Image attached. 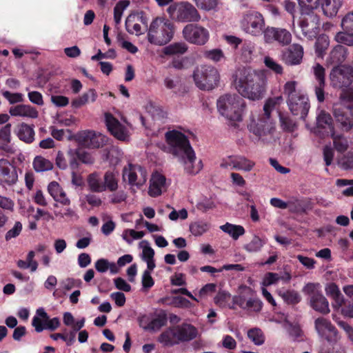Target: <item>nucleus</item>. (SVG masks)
I'll use <instances>...</instances> for the list:
<instances>
[{
  "label": "nucleus",
  "instance_id": "43",
  "mask_svg": "<svg viewBox=\"0 0 353 353\" xmlns=\"http://www.w3.org/2000/svg\"><path fill=\"white\" fill-rule=\"evenodd\" d=\"M266 242L267 239L265 238H261L255 235L249 243L244 245L243 248L250 253L258 252L261 250Z\"/></svg>",
  "mask_w": 353,
  "mask_h": 353
},
{
  "label": "nucleus",
  "instance_id": "13",
  "mask_svg": "<svg viewBox=\"0 0 353 353\" xmlns=\"http://www.w3.org/2000/svg\"><path fill=\"white\" fill-rule=\"evenodd\" d=\"M123 179L127 181L131 188H140L146 182L148 174L146 170L139 165L129 163L123 170Z\"/></svg>",
  "mask_w": 353,
  "mask_h": 353
},
{
  "label": "nucleus",
  "instance_id": "61",
  "mask_svg": "<svg viewBox=\"0 0 353 353\" xmlns=\"http://www.w3.org/2000/svg\"><path fill=\"white\" fill-rule=\"evenodd\" d=\"M248 338L257 345L264 343V336L262 331L259 328H252L248 332Z\"/></svg>",
  "mask_w": 353,
  "mask_h": 353
},
{
  "label": "nucleus",
  "instance_id": "14",
  "mask_svg": "<svg viewBox=\"0 0 353 353\" xmlns=\"http://www.w3.org/2000/svg\"><path fill=\"white\" fill-rule=\"evenodd\" d=\"M299 25L303 34L313 39L319 34V17L314 11L301 12Z\"/></svg>",
  "mask_w": 353,
  "mask_h": 353
},
{
  "label": "nucleus",
  "instance_id": "5",
  "mask_svg": "<svg viewBox=\"0 0 353 353\" xmlns=\"http://www.w3.org/2000/svg\"><path fill=\"white\" fill-rule=\"evenodd\" d=\"M219 112L230 121H240L245 108V101L236 94L221 96L216 102Z\"/></svg>",
  "mask_w": 353,
  "mask_h": 353
},
{
  "label": "nucleus",
  "instance_id": "12",
  "mask_svg": "<svg viewBox=\"0 0 353 353\" xmlns=\"http://www.w3.org/2000/svg\"><path fill=\"white\" fill-rule=\"evenodd\" d=\"M183 38L189 43L203 46L209 40L210 32L205 28L194 23L186 25L182 31Z\"/></svg>",
  "mask_w": 353,
  "mask_h": 353
},
{
  "label": "nucleus",
  "instance_id": "58",
  "mask_svg": "<svg viewBox=\"0 0 353 353\" xmlns=\"http://www.w3.org/2000/svg\"><path fill=\"white\" fill-rule=\"evenodd\" d=\"M196 6L205 11L216 10L219 0H193Z\"/></svg>",
  "mask_w": 353,
  "mask_h": 353
},
{
  "label": "nucleus",
  "instance_id": "48",
  "mask_svg": "<svg viewBox=\"0 0 353 353\" xmlns=\"http://www.w3.org/2000/svg\"><path fill=\"white\" fill-rule=\"evenodd\" d=\"M247 291L248 293L251 294V295L249 296L248 301H246L244 310L250 312H260L262 308L263 303L259 299L252 295V290L250 288H248Z\"/></svg>",
  "mask_w": 353,
  "mask_h": 353
},
{
  "label": "nucleus",
  "instance_id": "19",
  "mask_svg": "<svg viewBox=\"0 0 353 353\" xmlns=\"http://www.w3.org/2000/svg\"><path fill=\"white\" fill-rule=\"evenodd\" d=\"M105 121L108 131L120 141H128L130 137L128 128L110 113H105Z\"/></svg>",
  "mask_w": 353,
  "mask_h": 353
},
{
  "label": "nucleus",
  "instance_id": "3",
  "mask_svg": "<svg viewBox=\"0 0 353 353\" xmlns=\"http://www.w3.org/2000/svg\"><path fill=\"white\" fill-rule=\"evenodd\" d=\"M233 85L242 97L256 101L263 95L265 79L262 74L250 68H239L233 75Z\"/></svg>",
  "mask_w": 353,
  "mask_h": 353
},
{
  "label": "nucleus",
  "instance_id": "22",
  "mask_svg": "<svg viewBox=\"0 0 353 353\" xmlns=\"http://www.w3.org/2000/svg\"><path fill=\"white\" fill-rule=\"evenodd\" d=\"M303 57V48L302 46L294 43L282 52L281 59L288 65H299Z\"/></svg>",
  "mask_w": 353,
  "mask_h": 353
},
{
  "label": "nucleus",
  "instance_id": "53",
  "mask_svg": "<svg viewBox=\"0 0 353 353\" xmlns=\"http://www.w3.org/2000/svg\"><path fill=\"white\" fill-rule=\"evenodd\" d=\"M330 44L329 38L325 34L319 36L315 43V51L319 57H322Z\"/></svg>",
  "mask_w": 353,
  "mask_h": 353
},
{
  "label": "nucleus",
  "instance_id": "49",
  "mask_svg": "<svg viewBox=\"0 0 353 353\" xmlns=\"http://www.w3.org/2000/svg\"><path fill=\"white\" fill-rule=\"evenodd\" d=\"M33 168L36 172H41L52 170L53 165L48 159L41 156H37L33 161Z\"/></svg>",
  "mask_w": 353,
  "mask_h": 353
},
{
  "label": "nucleus",
  "instance_id": "37",
  "mask_svg": "<svg viewBox=\"0 0 353 353\" xmlns=\"http://www.w3.org/2000/svg\"><path fill=\"white\" fill-rule=\"evenodd\" d=\"M97 94L94 89H90L81 96L72 100L71 105L74 108H79L88 103H93L97 100Z\"/></svg>",
  "mask_w": 353,
  "mask_h": 353
},
{
  "label": "nucleus",
  "instance_id": "39",
  "mask_svg": "<svg viewBox=\"0 0 353 353\" xmlns=\"http://www.w3.org/2000/svg\"><path fill=\"white\" fill-rule=\"evenodd\" d=\"M158 341L164 346H172L178 343L175 327L169 328L163 332L159 336Z\"/></svg>",
  "mask_w": 353,
  "mask_h": 353
},
{
  "label": "nucleus",
  "instance_id": "50",
  "mask_svg": "<svg viewBox=\"0 0 353 353\" xmlns=\"http://www.w3.org/2000/svg\"><path fill=\"white\" fill-rule=\"evenodd\" d=\"M298 83L296 81H287L283 87V93L287 97V99H291L300 94H303L297 89Z\"/></svg>",
  "mask_w": 353,
  "mask_h": 353
},
{
  "label": "nucleus",
  "instance_id": "2",
  "mask_svg": "<svg viewBox=\"0 0 353 353\" xmlns=\"http://www.w3.org/2000/svg\"><path fill=\"white\" fill-rule=\"evenodd\" d=\"M233 85L242 97L256 101L263 95L265 79L262 74L250 68H239L233 75Z\"/></svg>",
  "mask_w": 353,
  "mask_h": 353
},
{
  "label": "nucleus",
  "instance_id": "55",
  "mask_svg": "<svg viewBox=\"0 0 353 353\" xmlns=\"http://www.w3.org/2000/svg\"><path fill=\"white\" fill-rule=\"evenodd\" d=\"M283 99L281 96L270 98L267 100L264 106L263 111L265 115L271 117V112L277 108L282 102Z\"/></svg>",
  "mask_w": 353,
  "mask_h": 353
},
{
  "label": "nucleus",
  "instance_id": "23",
  "mask_svg": "<svg viewBox=\"0 0 353 353\" xmlns=\"http://www.w3.org/2000/svg\"><path fill=\"white\" fill-rule=\"evenodd\" d=\"M290 272L284 271L280 272H268L266 273L261 283V287H268L272 285H276L279 282L288 283L291 280Z\"/></svg>",
  "mask_w": 353,
  "mask_h": 353
},
{
  "label": "nucleus",
  "instance_id": "24",
  "mask_svg": "<svg viewBox=\"0 0 353 353\" xmlns=\"http://www.w3.org/2000/svg\"><path fill=\"white\" fill-rule=\"evenodd\" d=\"M326 294L332 299V305L335 310H339L345 301V297L342 294L339 286L333 282L326 284L325 287Z\"/></svg>",
  "mask_w": 353,
  "mask_h": 353
},
{
  "label": "nucleus",
  "instance_id": "33",
  "mask_svg": "<svg viewBox=\"0 0 353 353\" xmlns=\"http://www.w3.org/2000/svg\"><path fill=\"white\" fill-rule=\"evenodd\" d=\"M68 154L70 156V165L73 170L77 169L79 165L76 157H78L79 161L85 164H91L94 162L91 155L85 152H79L76 150L70 149Z\"/></svg>",
  "mask_w": 353,
  "mask_h": 353
},
{
  "label": "nucleus",
  "instance_id": "7",
  "mask_svg": "<svg viewBox=\"0 0 353 353\" xmlns=\"http://www.w3.org/2000/svg\"><path fill=\"white\" fill-rule=\"evenodd\" d=\"M192 77L196 86L205 91L217 88L221 79L219 70L210 65H202L195 68Z\"/></svg>",
  "mask_w": 353,
  "mask_h": 353
},
{
  "label": "nucleus",
  "instance_id": "42",
  "mask_svg": "<svg viewBox=\"0 0 353 353\" xmlns=\"http://www.w3.org/2000/svg\"><path fill=\"white\" fill-rule=\"evenodd\" d=\"M210 228V224L208 221L199 220L190 224V231L192 235L199 236L207 232Z\"/></svg>",
  "mask_w": 353,
  "mask_h": 353
},
{
  "label": "nucleus",
  "instance_id": "20",
  "mask_svg": "<svg viewBox=\"0 0 353 353\" xmlns=\"http://www.w3.org/2000/svg\"><path fill=\"white\" fill-rule=\"evenodd\" d=\"M263 40L266 43L277 41L282 46H286L291 42L292 34L286 29L268 26L265 32Z\"/></svg>",
  "mask_w": 353,
  "mask_h": 353
},
{
  "label": "nucleus",
  "instance_id": "27",
  "mask_svg": "<svg viewBox=\"0 0 353 353\" xmlns=\"http://www.w3.org/2000/svg\"><path fill=\"white\" fill-rule=\"evenodd\" d=\"M9 112L14 117H22L31 119H36L39 116V112L35 108L25 104L11 107L9 110Z\"/></svg>",
  "mask_w": 353,
  "mask_h": 353
},
{
  "label": "nucleus",
  "instance_id": "16",
  "mask_svg": "<svg viewBox=\"0 0 353 353\" xmlns=\"http://www.w3.org/2000/svg\"><path fill=\"white\" fill-rule=\"evenodd\" d=\"M18 181L16 166L6 159H0V185L3 188L13 186Z\"/></svg>",
  "mask_w": 353,
  "mask_h": 353
},
{
  "label": "nucleus",
  "instance_id": "17",
  "mask_svg": "<svg viewBox=\"0 0 353 353\" xmlns=\"http://www.w3.org/2000/svg\"><path fill=\"white\" fill-rule=\"evenodd\" d=\"M287 103L292 114L305 119L309 112L310 104L309 99L304 93L291 99H287Z\"/></svg>",
  "mask_w": 353,
  "mask_h": 353
},
{
  "label": "nucleus",
  "instance_id": "28",
  "mask_svg": "<svg viewBox=\"0 0 353 353\" xmlns=\"http://www.w3.org/2000/svg\"><path fill=\"white\" fill-rule=\"evenodd\" d=\"M174 327L179 342L192 340L198 334L196 328L190 324H183Z\"/></svg>",
  "mask_w": 353,
  "mask_h": 353
},
{
  "label": "nucleus",
  "instance_id": "31",
  "mask_svg": "<svg viewBox=\"0 0 353 353\" xmlns=\"http://www.w3.org/2000/svg\"><path fill=\"white\" fill-rule=\"evenodd\" d=\"M14 133L18 138L25 143H32L34 139V131L33 125L21 123L15 128Z\"/></svg>",
  "mask_w": 353,
  "mask_h": 353
},
{
  "label": "nucleus",
  "instance_id": "63",
  "mask_svg": "<svg viewBox=\"0 0 353 353\" xmlns=\"http://www.w3.org/2000/svg\"><path fill=\"white\" fill-rule=\"evenodd\" d=\"M264 64L268 69L271 70L276 74H281L283 73L282 65L269 56L264 57Z\"/></svg>",
  "mask_w": 353,
  "mask_h": 353
},
{
  "label": "nucleus",
  "instance_id": "6",
  "mask_svg": "<svg viewBox=\"0 0 353 353\" xmlns=\"http://www.w3.org/2000/svg\"><path fill=\"white\" fill-rule=\"evenodd\" d=\"M173 35V24L165 18L157 17L150 25L148 39L150 43L163 46L168 43Z\"/></svg>",
  "mask_w": 353,
  "mask_h": 353
},
{
  "label": "nucleus",
  "instance_id": "25",
  "mask_svg": "<svg viewBox=\"0 0 353 353\" xmlns=\"http://www.w3.org/2000/svg\"><path fill=\"white\" fill-rule=\"evenodd\" d=\"M314 74L317 81L315 86V94L319 102H323L324 97L325 88V69L319 63H316L313 66Z\"/></svg>",
  "mask_w": 353,
  "mask_h": 353
},
{
  "label": "nucleus",
  "instance_id": "41",
  "mask_svg": "<svg viewBox=\"0 0 353 353\" xmlns=\"http://www.w3.org/2000/svg\"><path fill=\"white\" fill-rule=\"evenodd\" d=\"M118 176L117 172L112 171H108L103 176V185L105 186V191L108 190L111 192H114L118 188Z\"/></svg>",
  "mask_w": 353,
  "mask_h": 353
},
{
  "label": "nucleus",
  "instance_id": "32",
  "mask_svg": "<svg viewBox=\"0 0 353 353\" xmlns=\"http://www.w3.org/2000/svg\"><path fill=\"white\" fill-rule=\"evenodd\" d=\"M323 14L327 17H335L343 4V0H319Z\"/></svg>",
  "mask_w": 353,
  "mask_h": 353
},
{
  "label": "nucleus",
  "instance_id": "10",
  "mask_svg": "<svg viewBox=\"0 0 353 353\" xmlns=\"http://www.w3.org/2000/svg\"><path fill=\"white\" fill-rule=\"evenodd\" d=\"M303 292L310 296V306L323 314L330 312L329 302L321 292L319 283H308L303 288Z\"/></svg>",
  "mask_w": 353,
  "mask_h": 353
},
{
  "label": "nucleus",
  "instance_id": "45",
  "mask_svg": "<svg viewBox=\"0 0 353 353\" xmlns=\"http://www.w3.org/2000/svg\"><path fill=\"white\" fill-rule=\"evenodd\" d=\"M220 229L223 232L230 234L234 240L238 239L240 236H242L245 233V230L243 226L233 225L229 223L221 225Z\"/></svg>",
  "mask_w": 353,
  "mask_h": 353
},
{
  "label": "nucleus",
  "instance_id": "1",
  "mask_svg": "<svg viewBox=\"0 0 353 353\" xmlns=\"http://www.w3.org/2000/svg\"><path fill=\"white\" fill-rule=\"evenodd\" d=\"M165 137L169 152L177 159L184 173L190 176L199 174L203 169V162L197 159L188 137L177 130L167 132Z\"/></svg>",
  "mask_w": 353,
  "mask_h": 353
},
{
  "label": "nucleus",
  "instance_id": "52",
  "mask_svg": "<svg viewBox=\"0 0 353 353\" xmlns=\"http://www.w3.org/2000/svg\"><path fill=\"white\" fill-rule=\"evenodd\" d=\"M129 0L119 1L114 8V20L117 24L120 23L123 13L125 10L129 6Z\"/></svg>",
  "mask_w": 353,
  "mask_h": 353
},
{
  "label": "nucleus",
  "instance_id": "62",
  "mask_svg": "<svg viewBox=\"0 0 353 353\" xmlns=\"http://www.w3.org/2000/svg\"><path fill=\"white\" fill-rule=\"evenodd\" d=\"M237 343L235 339L230 335H223L222 340L218 343L219 347H221L228 350H234L236 348Z\"/></svg>",
  "mask_w": 353,
  "mask_h": 353
},
{
  "label": "nucleus",
  "instance_id": "57",
  "mask_svg": "<svg viewBox=\"0 0 353 353\" xmlns=\"http://www.w3.org/2000/svg\"><path fill=\"white\" fill-rule=\"evenodd\" d=\"M334 39L339 43L353 46V32H347L344 30L339 32L336 34Z\"/></svg>",
  "mask_w": 353,
  "mask_h": 353
},
{
  "label": "nucleus",
  "instance_id": "46",
  "mask_svg": "<svg viewBox=\"0 0 353 353\" xmlns=\"http://www.w3.org/2000/svg\"><path fill=\"white\" fill-rule=\"evenodd\" d=\"M329 136L332 137L334 147L336 151L343 152L349 148V141L343 135L336 134L335 132H334Z\"/></svg>",
  "mask_w": 353,
  "mask_h": 353
},
{
  "label": "nucleus",
  "instance_id": "29",
  "mask_svg": "<svg viewBox=\"0 0 353 353\" xmlns=\"http://www.w3.org/2000/svg\"><path fill=\"white\" fill-rule=\"evenodd\" d=\"M139 246L142 249L141 254V259L147 263V268L150 270H154L156 267L154 261V250L151 248L150 243L146 240H143L139 243Z\"/></svg>",
  "mask_w": 353,
  "mask_h": 353
},
{
  "label": "nucleus",
  "instance_id": "47",
  "mask_svg": "<svg viewBox=\"0 0 353 353\" xmlns=\"http://www.w3.org/2000/svg\"><path fill=\"white\" fill-rule=\"evenodd\" d=\"M188 48L185 43L176 42L165 47L163 52L166 55L183 54L187 52Z\"/></svg>",
  "mask_w": 353,
  "mask_h": 353
},
{
  "label": "nucleus",
  "instance_id": "38",
  "mask_svg": "<svg viewBox=\"0 0 353 353\" xmlns=\"http://www.w3.org/2000/svg\"><path fill=\"white\" fill-rule=\"evenodd\" d=\"M140 17L136 14H130L125 20L126 30L131 34L140 35L143 33L139 23Z\"/></svg>",
  "mask_w": 353,
  "mask_h": 353
},
{
  "label": "nucleus",
  "instance_id": "64",
  "mask_svg": "<svg viewBox=\"0 0 353 353\" xmlns=\"http://www.w3.org/2000/svg\"><path fill=\"white\" fill-rule=\"evenodd\" d=\"M342 30L347 32H353V11L346 14L341 20Z\"/></svg>",
  "mask_w": 353,
  "mask_h": 353
},
{
  "label": "nucleus",
  "instance_id": "30",
  "mask_svg": "<svg viewBox=\"0 0 353 353\" xmlns=\"http://www.w3.org/2000/svg\"><path fill=\"white\" fill-rule=\"evenodd\" d=\"M165 183V178L162 174L156 172L152 175L148 194L152 197H156L161 194L162 189Z\"/></svg>",
  "mask_w": 353,
  "mask_h": 353
},
{
  "label": "nucleus",
  "instance_id": "35",
  "mask_svg": "<svg viewBox=\"0 0 353 353\" xmlns=\"http://www.w3.org/2000/svg\"><path fill=\"white\" fill-rule=\"evenodd\" d=\"M317 128L323 130L327 136L334 132L332 119L328 113L321 112L317 117Z\"/></svg>",
  "mask_w": 353,
  "mask_h": 353
},
{
  "label": "nucleus",
  "instance_id": "59",
  "mask_svg": "<svg viewBox=\"0 0 353 353\" xmlns=\"http://www.w3.org/2000/svg\"><path fill=\"white\" fill-rule=\"evenodd\" d=\"M108 138L101 134L93 131L92 140L90 141V148H99L103 147L108 143Z\"/></svg>",
  "mask_w": 353,
  "mask_h": 353
},
{
  "label": "nucleus",
  "instance_id": "34",
  "mask_svg": "<svg viewBox=\"0 0 353 353\" xmlns=\"http://www.w3.org/2000/svg\"><path fill=\"white\" fill-rule=\"evenodd\" d=\"M347 54V48L342 45H337L330 52L327 62L330 64H340L345 61Z\"/></svg>",
  "mask_w": 353,
  "mask_h": 353
},
{
  "label": "nucleus",
  "instance_id": "18",
  "mask_svg": "<svg viewBox=\"0 0 353 353\" xmlns=\"http://www.w3.org/2000/svg\"><path fill=\"white\" fill-rule=\"evenodd\" d=\"M167 319L165 315L158 314H148L139 318L141 327L148 332H157L165 325Z\"/></svg>",
  "mask_w": 353,
  "mask_h": 353
},
{
  "label": "nucleus",
  "instance_id": "4",
  "mask_svg": "<svg viewBox=\"0 0 353 353\" xmlns=\"http://www.w3.org/2000/svg\"><path fill=\"white\" fill-rule=\"evenodd\" d=\"M353 88L343 90L339 101L333 106V114L341 128L346 131L353 127Z\"/></svg>",
  "mask_w": 353,
  "mask_h": 353
},
{
  "label": "nucleus",
  "instance_id": "26",
  "mask_svg": "<svg viewBox=\"0 0 353 353\" xmlns=\"http://www.w3.org/2000/svg\"><path fill=\"white\" fill-rule=\"evenodd\" d=\"M48 191L55 201L66 206L70 205V199L68 197L65 192L57 182H50L48 186Z\"/></svg>",
  "mask_w": 353,
  "mask_h": 353
},
{
  "label": "nucleus",
  "instance_id": "60",
  "mask_svg": "<svg viewBox=\"0 0 353 353\" xmlns=\"http://www.w3.org/2000/svg\"><path fill=\"white\" fill-rule=\"evenodd\" d=\"M145 232L143 231H135L132 229L125 230L123 232L122 237L128 243L130 244L133 240L140 239L143 237Z\"/></svg>",
  "mask_w": 353,
  "mask_h": 353
},
{
  "label": "nucleus",
  "instance_id": "54",
  "mask_svg": "<svg viewBox=\"0 0 353 353\" xmlns=\"http://www.w3.org/2000/svg\"><path fill=\"white\" fill-rule=\"evenodd\" d=\"M93 136L92 130H83L74 135V139L81 145L90 148V141Z\"/></svg>",
  "mask_w": 353,
  "mask_h": 353
},
{
  "label": "nucleus",
  "instance_id": "44",
  "mask_svg": "<svg viewBox=\"0 0 353 353\" xmlns=\"http://www.w3.org/2000/svg\"><path fill=\"white\" fill-rule=\"evenodd\" d=\"M255 43L251 41L245 40L241 48V57L244 61H250L254 57Z\"/></svg>",
  "mask_w": 353,
  "mask_h": 353
},
{
  "label": "nucleus",
  "instance_id": "56",
  "mask_svg": "<svg viewBox=\"0 0 353 353\" xmlns=\"http://www.w3.org/2000/svg\"><path fill=\"white\" fill-rule=\"evenodd\" d=\"M339 167L344 170L353 169V152H348L339 158Z\"/></svg>",
  "mask_w": 353,
  "mask_h": 353
},
{
  "label": "nucleus",
  "instance_id": "40",
  "mask_svg": "<svg viewBox=\"0 0 353 353\" xmlns=\"http://www.w3.org/2000/svg\"><path fill=\"white\" fill-rule=\"evenodd\" d=\"M276 292L279 296H281L287 304L296 305L301 300L300 294L295 290L279 289Z\"/></svg>",
  "mask_w": 353,
  "mask_h": 353
},
{
  "label": "nucleus",
  "instance_id": "9",
  "mask_svg": "<svg viewBox=\"0 0 353 353\" xmlns=\"http://www.w3.org/2000/svg\"><path fill=\"white\" fill-rule=\"evenodd\" d=\"M170 17L179 22H198L201 15L190 3L182 1L170 5L167 9Z\"/></svg>",
  "mask_w": 353,
  "mask_h": 353
},
{
  "label": "nucleus",
  "instance_id": "8",
  "mask_svg": "<svg viewBox=\"0 0 353 353\" xmlns=\"http://www.w3.org/2000/svg\"><path fill=\"white\" fill-rule=\"evenodd\" d=\"M240 25L242 30L252 37L265 35V21L263 14L254 10H250L242 15Z\"/></svg>",
  "mask_w": 353,
  "mask_h": 353
},
{
  "label": "nucleus",
  "instance_id": "11",
  "mask_svg": "<svg viewBox=\"0 0 353 353\" xmlns=\"http://www.w3.org/2000/svg\"><path fill=\"white\" fill-rule=\"evenodd\" d=\"M330 85L338 89L344 90L353 82V68L351 66L341 65L334 67L330 74Z\"/></svg>",
  "mask_w": 353,
  "mask_h": 353
},
{
  "label": "nucleus",
  "instance_id": "15",
  "mask_svg": "<svg viewBox=\"0 0 353 353\" xmlns=\"http://www.w3.org/2000/svg\"><path fill=\"white\" fill-rule=\"evenodd\" d=\"M248 128L250 132L253 133L259 139H262L264 136L272 132L274 129V123L271 117H268V115L263 113L260 114L257 119L252 117Z\"/></svg>",
  "mask_w": 353,
  "mask_h": 353
},
{
  "label": "nucleus",
  "instance_id": "21",
  "mask_svg": "<svg viewBox=\"0 0 353 353\" xmlns=\"http://www.w3.org/2000/svg\"><path fill=\"white\" fill-rule=\"evenodd\" d=\"M315 328L319 335L329 342H334L338 339V332L336 328L329 320L323 317L315 320Z\"/></svg>",
  "mask_w": 353,
  "mask_h": 353
},
{
  "label": "nucleus",
  "instance_id": "36",
  "mask_svg": "<svg viewBox=\"0 0 353 353\" xmlns=\"http://www.w3.org/2000/svg\"><path fill=\"white\" fill-rule=\"evenodd\" d=\"M233 170H240L245 172L252 171L256 163L254 161L243 155L234 156L233 161Z\"/></svg>",
  "mask_w": 353,
  "mask_h": 353
},
{
  "label": "nucleus",
  "instance_id": "51",
  "mask_svg": "<svg viewBox=\"0 0 353 353\" xmlns=\"http://www.w3.org/2000/svg\"><path fill=\"white\" fill-rule=\"evenodd\" d=\"M88 183L92 192H102L105 191V186L103 185V183L96 174H92L89 176Z\"/></svg>",
  "mask_w": 353,
  "mask_h": 353
}]
</instances>
